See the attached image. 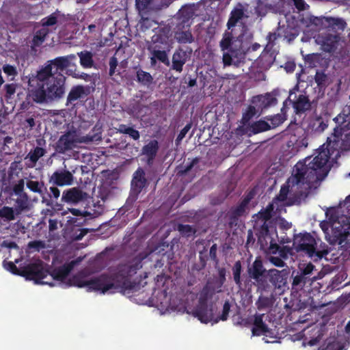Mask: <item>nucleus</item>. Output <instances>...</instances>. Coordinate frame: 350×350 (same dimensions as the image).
Segmentation results:
<instances>
[{
    "instance_id": "1a4fd4ad",
    "label": "nucleus",
    "mask_w": 350,
    "mask_h": 350,
    "mask_svg": "<svg viewBox=\"0 0 350 350\" xmlns=\"http://www.w3.org/2000/svg\"><path fill=\"white\" fill-rule=\"evenodd\" d=\"M49 271L43 267L42 262L30 263L24 267L21 270V276L29 280H33L36 284H47L51 286L53 283H49L44 280L47 278Z\"/></svg>"
},
{
    "instance_id": "4c0bfd02",
    "label": "nucleus",
    "mask_w": 350,
    "mask_h": 350,
    "mask_svg": "<svg viewBox=\"0 0 350 350\" xmlns=\"http://www.w3.org/2000/svg\"><path fill=\"white\" fill-rule=\"evenodd\" d=\"M118 131L120 133L129 135V137L134 140H138L140 137V133L137 130L124 124L119 125Z\"/></svg>"
},
{
    "instance_id": "79ce46f5",
    "label": "nucleus",
    "mask_w": 350,
    "mask_h": 350,
    "mask_svg": "<svg viewBox=\"0 0 350 350\" xmlns=\"http://www.w3.org/2000/svg\"><path fill=\"white\" fill-rule=\"evenodd\" d=\"M232 275L233 280L234 283L239 286L241 287L242 286V280L241 278V272H242V265L240 260H237L234 262L232 268Z\"/></svg>"
},
{
    "instance_id": "7c9ffc66",
    "label": "nucleus",
    "mask_w": 350,
    "mask_h": 350,
    "mask_svg": "<svg viewBox=\"0 0 350 350\" xmlns=\"http://www.w3.org/2000/svg\"><path fill=\"white\" fill-rule=\"evenodd\" d=\"M150 53L154 56L160 62L166 66H170V60L167 55V52L170 51L167 49H161L159 46H155L154 47H147Z\"/></svg>"
},
{
    "instance_id": "7ed1b4c3",
    "label": "nucleus",
    "mask_w": 350,
    "mask_h": 350,
    "mask_svg": "<svg viewBox=\"0 0 350 350\" xmlns=\"http://www.w3.org/2000/svg\"><path fill=\"white\" fill-rule=\"evenodd\" d=\"M46 70L38 71L36 76L29 79L28 96L37 103L59 100L65 93L66 77L62 73L56 76L50 75V68Z\"/></svg>"
},
{
    "instance_id": "49530a36",
    "label": "nucleus",
    "mask_w": 350,
    "mask_h": 350,
    "mask_svg": "<svg viewBox=\"0 0 350 350\" xmlns=\"http://www.w3.org/2000/svg\"><path fill=\"white\" fill-rule=\"evenodd\" d=\"M0 218H3L6 221H12L15 219L14 208L10 206H3L0 208Z\"/></svg>"
},
{
    "instance_id": "f704fd0d",
    "label": "nucleus",
    "mask_w": 350,
    "mask_h": 350,
    "mask_svg": "<svg viewBox=\"0 0 350 350\" xmlns=\"http://www.w3.org/2000/svg\"><path fill=\"white\" fill-rule=\"evenodd\" d=\"M15 211L17 215L29 209V199L27 193L18 196L15 200Z\"/></svg>"
},
{
    "instance_id": "2f4dec72",
    "label": "nucleus",
    "mask_w": 350,
    "mask_h": 350,
    "mask_svg": "<svg viewBox=\"0 0 350 350\" xmlns=\"http://www.w3.org/2000/svg\"><path fill=\"white\" fill-rule=\"evenodd\" d=\"M77 55L80 59V64L84 68H90L94 67V62L93 59V54L89 51H82L77 53Z\"/></svg>"
},
{
    "instance_id": "aec40b11",
    "label": "nucleus",
    "mask_w": 350,
    "mask_h": 350,
    "mask_svg": "<svg viewBox=\"0 0 350 350\" xmlns=\"http://www.w3.org/2000/svg\"><path fill=\"white\" fill-rule=\"evenodd\" d=\"M265 314H256L254 316L253 327L252 328V336H267L271 332L270 328L263 321Z\"/></svg>"
},
{
    "instance_id": "052dcab7",
    "label": "nucleus",
    "mask_w": 350,
    "mask_h": 350,
    "mask_svg": "<svg viewBox=\"0 0 350 350\" xmlns=\"http://www.w3.org/2000/svg\"><path fill=\"white\" fill-rule=\"evenodd\" d=\"M4 267L13 274L21 276V270H19L13 262L9 261L5 262L4 261Z\"/></svg>"
},
{
    "instance_id": "dca6fc26",
    "label": "nucleus",
    "mask_w": 350,
    "mask_h": 350,
    "mask_svg": "<svg viewBox=\"0 0 350 350\" xmlns=\"http://www.w3.org/2000/svg\"><path fill=\"white\" fill-rule=\"evenodd\" d=\"M91 87L89 85H77L71 88L66 99V105L75 106V102L83 99L91 93Z\"/></svg>"
},
{
    "instance_id": "de8ad7c7",
    "label": "nucleus",
    "mask_w": 350,
    "mask_h": 350,
    "mask_svg": "<svg viewBox=\"0 0 350 350\" xmlns=\"http://www.w3.org/2000/svg\"><path fill=\"white\" fill-rule=\"evenodd\" d=\"M281 36L277 32H269L266 37L267 44L265 46L266 50H271L272 48L275 45V41L280 38Z\"/></svg>"
},
{
    "instance_id": "58836bf2",
    "label": "nucleus",
    "mask_w": 350,
    "mask_h": 350,
    "mask_svg": "<svg viewBox=\"0 0 350 350\" xmlns=\"http://www.w3.org/2000/svg\"><path fill=\"white\" fill-rule=\"evenodd\" d=\"M137 81L143 85L149 86L153 81L152 75L142 69L136 72Z\"/></svg>"
},
{
    "instance_id": "69168bd1",
    "label": "nucleus",
    "mask_w": 350,
    "mask_h": 350,
    "mask_svg": "<svg viewBox=\"0 0 350 350\" xmlns=\"http://www.w3.org/2000/svg\"><path fill=\"white\" fill-rule=\"evenodd\" d=\"M45 33H42L40 31H37L33 38V44L35 46H38L42 43L45 39Z\"/></svg>"
},
{
    "instance_id": "a878e982",
    "label": "nucleus",
    "mask_w": 350,
    "mask_h": 350,
    "mask_svg": "<svg viewBox=\"0 0 350 350\" xmlns=\"http://www.w3.org/2000/svg\"><path fill=\"white\" fill-rule=\"evenodd\" d=\"M293 281L291 283L292 289L298 292L304 288L306 285H312V281L308 280L306 277L301 275L297 271H293L292 273Z\"/></svg>"
},
{
    "instance_id": "8fccbe9b",
    "label": "nucleus",
    "mask_w": 350,
    "mask_h": 350,
    "mask_svg": "<svg viewBox=\"0 0 350 350\" xmlns=\"http://www.w3.org/2000/svg\"><path fill=\"white\" fill-rule=\"evenodd\" d=\"M57 23V17L55 13H53L48 16L43 18L41 20V23L43 27L53 26Z\"/></svg>"
},
{
    "instance_id": "2eb2a0df",
    "label": "nucleus",
    "mask_w": 350,
    "mask_h": 350,
    "mask_svg": "<svg viewBox=\"0 0 350 350\" xmlns=\"http://www.w3.org/2000/svg\"><path fill=\"white\" fill-rule=\"evenodd\" d=\"M159 46L161 49L170 51L172 41L170 40V30L161 28L158 30L151 38V43L148 47Z\"/></svg>"
},
{
    "instance_id": "f03ea898",
    "label": "nucleus",
    "mask_w": 350,
    "mask_h": 350,
    "mask_svg": "<svg viewBox=\"0 0 350 350\" xmlns=\"http://www.w3.org/2000/svg\"><path fill=\"white\" fill-rule=\"evenodd\" d=\"M327 161V155L321 152L312 160L306 158L303 161L297 162L293 168V173L286 181V185L280 189V200H286L289 192L302 196L311 188L313 183L322 180L327 174L325 165Z\"/></svg>"
},
{
    "instance_id": "f8f14e48",
    "label": "nucleus",
    "mask_w": 350,
    "mask_h": 350,
    "mask_svg": "<svg viewBox=\"0 0 350 350\" xmlns=\"http://www.w3.org/2000/svg\"><path fill=\"white\" fill-rule=\"evenodd\" d=\"M278 94L279 92L278 90H273L271 92L266 93L265 95L260 94L253 96L251 102L256 105L258 110L263 111L275 106L278 103L276 96Z\"/></svg>"
},
{
    "instance_id": "f257e3e1",
    "label": "nucleus",
    "mask_w": 350,
    "mask_h": 350,
    "mask_svg": "<svg viewBox=\"0 0 350 350\" xmlns=\"http://www.w3.org/2000/svg\"><path fill=\"white\" fill-rule=\"evenodd\" d=\"M143 258L139 256H135L128 263L119 265L117 271L111 275L103 273L90 280L75 276L74 284L77 287L85 286L89 291H99L103 294L137 291L139 288V282L133 280L132 277L142 267Z\"/></svg>"
},
{
    "instance_id": "6e6552de",
    "label": "nucleus",
    "mask_w": 350,
    "mask_h": 350,
    "mask_svg": "<svg viewBox=\"0 0 350 350\" xmlns=\"http://www.w3.org/2000/svg\"><path fill=\"white\" fill-rule=\"evenodd\" d=\"M332 136L327 139V152L323 150L318 153L325 152L327 155L334 153L335 150L344 151L350 150V126H343L342 123H336Z\"/></svg>"
},
{
    "instance_id": "e433bc0d",
    "label": "nucleus",
    "mask_w": 350,
    "mask_h": 350,
    "mask_svg": "<svg viewBox=\"0 0 350 350\" xmlns=\"http://www.w3.org/2000/svg\"><path fill=\"white\" fill-rule=\"evenodd\" d=\"M334 120L336 123H342L343 126H350V104L349 105H346L343 108L342 112Z\"/></svg>"
},
{
    "instance_id": "9d476101",
    "label": "nucleus",
    "mask_w": 350,
    "mask_h": 350,
    "mask_svg": "<svg viewBox=\"0 0 350 350\" xmlns=\"http://www.w3.org/2000/svg\"><path fill=\"white\" fill-rule=\"evenodd\" d=\"M76 55L70 54L66 56L57 57L53 59L49 60L44 67L42 68L39 71H46V68H50V75L56 76L61 72L71 65L72 61L75 60Z\"/></svg>"
},
{
    "instance_id": "5701e85b",
    "label": "nucleus",
    "mask_w": 350,
    "mask_h": 350,
    "mask_svg": "<svg viewBox=\"0 0 350 350\" xmlns=\"http://www.w3.org/2000/svg\"><path fill=\"white\" fill-rule=\"evenodd\" d=\"M193 315L203 323H208L213 319V310L208 305H197L193 311Z\"/></svg>"
},
{
    "instance_id": "c03bdc74",
    "label": "nucleus",
    "mask_w": 350,
    "mask_h": 350,
    "mask_svg": "<svg viewBox=\"0 0 350 350\" xmlns=\"http://www.w3.org/2000/svg\"><path fill=\"white\" fill-rule=\"evenodd\" d=\"M256 105H249L245 111L243 112L241 122L243 125H246L257 113Z\"/></svg>"
},
{
    "instance_id": "09e8293b",
    "label": "nucleus",
    "mask_w": 350,
    "mask_h": 350,
    "mask_svg": "<svg viewBox=\"0 0 350 350\" xmlns=\"http://www.w3.org/2000/svg\"><path fill=\"white\" fill-rule=\"evenodd\" d=\"M178 230L180 234L185 237H191L196 232V230L189 224H179Z\"/></svg>"
},
{
    "instance_id": "864d4df0",
    "label": "nucleus",
    "mask_w": 350,
    "mask_h": 350,
    "mask_svg": "<svg viewBox=\"0 0 350 350\" xmlns=\"http://www.w3.org/2000/svg\"><path fill=\"white\" fill-rule=\"evenodd\" d=\"M327 121H325L322 118H317L314 123V131L318 133H322L327 127Z\"/></svg>"
},
{
    "instance_id": "680f3d73",
    "label": "nucleus",
    "mask_w": 350,
    "mask_h": 350,
    "mask_svg": "<svg viewBox=\"0 0 350 350\" xmlns=\"http://www.w3.org/2000/svg\"><path fill=\"white\" fill-rule=\"evenodd\" d=\"M3 70L8 76H12L14 77L18 75L16 68L10 64H5L3 66Z\"/></svg>"
},
{
    "instance_id": "774afa93",
    "label": "nucleus",
    "mask_w": 350,
    "mask_h": 350,
    "mask_svg": "<svg viewBox=\"0 0 350 350\" xmlns=\"http://www.w3.org/2000/svg\"><path fill=\"white\" fill-rule=\"evenodd\" d=\"M257 216L259 219L264 221V222H267V221L269 220L272 215L271 213H268L265 208L261 209L257 214Z\"/></svg>"
},
{
    "instance_id": "f3484780",
    "label": "nucleus",
    "mask_w": 350,
    "mask_h": 350,
    "mask_svg": "<svg viewBox=\"0 0 350 350\" xmlns=\"http://www.w3.org/2000/svg\"><path fill=\"white\" fill-rule=\"evenodd\" d=\"M253 196L254 194L249 192L237 206L230 209L229 215L230 224H233L238 220L239 217L245 215Z\"/></svg>"
},
{
    "instance_id": "ea45409f",
    "label": "nucleus",
    "mask_w": 350,
    "mask_h": 350,
    "mask_svg": "<svg viewBox=\"0 0 350 350\" xmlns=\"http://www.w3.org/2000/svg\"><path fill=\"white\" fill-rule=\"evenodd\" d=\"M200 159L199 157H195L192 161L187 163L186 165H180L176 167L177 175L183 176L186 175L189 171L192 170L199 162Z\"/></svg>"
},
{
    "instance_id": "cd10ccee",
    "label": "nucleus",
    "mask_w": 350,
    "mask_h": 350,
    "mask_svg": "<svg viewBox=\"0 0 350 350\" xmlns=\"http://www.w3.org/2000/svg\"><path fill=\"white\" fill-rule=\"evenodd\" d=\"M293 106L296 113H300L309 110L311 103L306 95L299 94L297 100L293 102Z\"/></svg>"
},
{
    "instance_id": "393cba45",
    "label": "nucleus",
    "mask_w": 350,
    "mask_h": 350,
    "mask_svg": "<svg viewBox=\"0 0 350 350\" xmlns=\"http://www.w3.org/2000/svg\"><path fill=\"white\" fill-rule=\"evenodd\" d=\"M83 198V193L77 187L65 190L62 196V201L66 203H77Z\"/></svg>"
},
{
    "instance_id": "c85d7f7f",
    "label": "nucleus",
    "mask_w": 350,
    "mask_h": 350,
    "mask_svg": "<svg viewBox=\"0 0 350 350\" xmlns=\"http://www.w3.org/2000/svg\"><path fill=\"white\" fill-rule=\"evenodd\" d=\"M326 24L325 29L328 31H332L334 33H338V31H343L347 26L346 22L342 18L331 16L328 17Z\"/></svg>"
},
{
    "instance_id": "a211bd4d",
    "label": "nucleus",
    "mask_w": 350,
    "mask_h": 350,
    "mask_svg": "<svg viewBox=\"0 0 350 350\" xmlns=\"http://www.w3.org/2000/svg\"><path fill=\"white\" fill-rule=\"evenodd\" d=\"M72 181L73 175L66 170L55 171L49 178V182L57 186L70 185Z\"/></svg>"
},
{
    "instance_id": "6e6d98bb",
    "label": "nucleus",
    "mask_w": 350,
    "mask_h": 350,
    "mask_svg": "<svg viewBox=\"0 0 350 350\" xmlns=\"http://www.w3.org/2000/svg\"><path fill=\"white\" fill-rule=\"evenodd\" d=\"M17 85L16 83H7L4 85L5 91V97L6 99H10L15 94Z\"/></svg>"
},
{
    "instance_id": "72a5a7b5",
    "label": "nucleus",
    "mask_w": 350,
    "mask_h": 350,
    "mask_svg": "<svg viewBox=\"0 0 350 350\" xmlns=\"http://www.w3.org/2000/svg\"><path fill=\"white\" fill-rule=\"evenodd\" d=\"M314 265L311 262L308 264L299 265L297 271L306 277L308 280L312 281V283L317 280V277L313 275V271L314 270Z\"/></svg>"
},
{
    "instance_id": "4468645a",
    "label": "nucleus",
    "mask_w": 350,
    "mask_h": 350,
    "mask_svg": "<svg viewBox=\"0 0 350 350\" xmlns=\"http://www.w3.org/2000/svg\"><path fill=\"white\" fill-rule=\"evenodd\" d=\"M79 142L77 135L75 133L68 131L62 135L55 144V150L64 154L66 151L72 150L77 146Z\"/></svg>"
},
{
    "instance_id": "4be33fe9",
    "label": "nucleus",
    "mask_w": 350,
    "mask_h": 350,
    "mask_svg": "<svg viewBox=\"0 0 350 350\" xmlns=\"http://www.w3.org/2000/svg\"><path fill=\"white\" fill-rule=\"evenodd\" d=\"M188 55L187 52L181 48L177 49L172 55V69L176 72H181L184 64L187 62Z\"/></svg>"
},
{
    "instance_id": "3c124183",
    "label": "nucleus",
    "mask_w": 350,
    "mask_h": 350,
    "mask_svg": "<svg viewBox=\"0 0 350 350\" xmlns=\"http://www.w3.org/2000/svg\"><path fill=\"white\" fill-rule=\"evenodd\" d=\"M267 119L271 122V129L280 126L285 120V118L283 117V116L279 113L273 116H267Z\"/></svg>"
},
{
    "instance_id": "bf43d9fd",
    "label": "nucleus",
    "mask_w": 350,
    "mask_h": 350,
    "mask_svg": "<svg viewBox=\"0 0 350 350\" xmlns=\"http://www.w3.org/2000/svg\"><path fill=\"white\" fill-rule=\"evenodd\" d=\"M210 297L211 295L209 294L208 288L206 286L204 287L201 292L198 305H208L207 301Z\"/></svg>"
},
{
    "instance_id": "13d9d810",
    "label": "nucleus",
    "mask_w": 350,
    "mask_h": 350,
    "mask_svg": "<svg viewBox=\"0 0 350 350\" xmlns=\"http://www.w3.org/2000/svg\"><path fill=\"white\" fill-rule=\"evenodd\" d=\"M24 186H25V180L24 179H20L18 180V182L13 186L12 190L15 195L16 196H21L22 194H24L23 192L24 190Z\"/></svg>"
},
{
    "instance_id": "9b49d317",
    "label": "nucleus",
    "mask_w": 350,
    "mask_h": 350,
    "mask_svg": "<svg viewBox=\"0 0 350 350\" xmlns=\"http://www.w3.org/2000/svg\"><path fill=\"white\" fill-rule=\"evenodd\" d=\"M341 37L340 33H330L329 32L319 34L317 41L321 45L322 49L328 53L335 52L340 44Z\"/></svg>"
},
{
    "instance_id": "20e7f679",
    "label": "nucleus",
    "mask_w": 350,
    "mask_h": 350,
    "mask_svg": "<svg viewBox=\"0 0 350 350\" xmlns=\"http://www.w3.org/2000/svg\"><path fill=\"white\" fill-rule=\"evenodd\" d=\"M247 272L249 278L254 280V284L260 291H269L270 286L267 281L268 277L269 282L275 288H284L287 286V280L290 273L287 269L282 270L266 269L260 257L256 258L252 264L247 267Z\"/></svg>"
},
{
    "instance_id": "e2e57ef3",
    "label": "nucleus",
    "mask_w": 350,
    "mask_h": 350,
    "mask_svg": "<svg viewBox=\"0 0 350 350\" xmlns=\"http://www.w3.org/2000/svg\"><path fill=\"white\" fill-rule=\"evenodd\" d=\"M269 260L272 265L278 267H284L286 265L284 261L280 256H269Z\"/></svg>"
},
{
    "instance_id": "ddd939ff",
    "label": "nucleus",
    "mask_w": 350,
    "mask_h": 350,
    "mask_svg": "<svg viewBox=\"0 0 350 350\" xmlns=\"http://www.w3.org/2000/svg\"><path fill=\"white\" fill-rule=\"evenodd\" d=\"M148 186V180L145 176V172L142 167H138L133 175L131 183V196L135 199L142 191V190Z\"/></svg>"
},
{
    "instance_id": "6ab92c4d",
    "label": "nucleus",
    "mask_w": 350,
    "mask_h": 350,
    "mask_svg": "<svg viewBox=\"0 0 350 350\" xmlns=\"http://www.w3.org/2000/svg\"><path fill=\"white\" fill-rule=\"evenodd\" d=\"M159 150V142L156 139L150 140L148 144H145L141 150V154L146 157V163L148 165L153 164Z\"/></svg>"
},
{
    "instance_id": "0eeeda50",
    "label": "nucleus",
    "mask_w": 350,
    "mask_h": 350,
    "mask_svg": "<svg viewBox=\"0 0 350 350\" xmlns=\"http://www.w3.org/2000/svg\"><path fill=\"white\" fill-rule=\"evenodd\" d=\"M349 216L342 215L332 224V242L347 250L350 248V195L344 202Z\"/></svg>"
},
{
    "instance_id": "39448f33",
    "label": "nucleus",
    "mask_w": 350,
    "mask_h": 350,
    "mask_svg": "<svg viewBox=\"0 0 350 350\" xmlns=\"http://www.w3.org/2000/svg\"><path fill=\"white\" fill-rule=\"evenodd\" d=\"M293 246L297 252L303 253L314 262L321 260L329 252L327 244L309 232L295 234L293 238Z\"/></svg>"
},
{
    "instance_id": "338daca9",
    "label": "nucleus",
    "mask_w": 350,
    "mask_h": 350,
    "mask_svg": "<svg viewBox=\"0 0 350 350\" xmlns=\"http://www.w3.org/2000/svg\"><path fill=\"white\" fill-rule=\"evenodd\" d=\"M28 247L30 249H34L35 250L39 251L40 249L45 247V243L42 241H33L28 243Z\"/></svg>"
},
{
    "instance_id": "a18cd8bd",
    "label": "nucleus",
    "mask_w": 350,
    "mask_h": 350,
    "mask_svg": "<svg viewBox=\"0 0 350 350\" xmlns=\"http://www.w3.org/2000/svg\"><path fill=\"white\" fill-rule=\"evenodd\" d=\"M45 153V149L37 146L28 153L27 158H28L33 164H36L39 159L43 157Z\"/></svg>"
},
{
    "instance_id": "4d7b16f0",
    "label": "nucleus",
    "mask_w": 350,
    "mask_h": 350,
    "mask_svg": "<svg viewBox=\"0 0 350 350\" xmlns=\"http://www.w3.org/2000/svg\"><path fill=\"white\" fill-rule=\"evenodd\" d=\"M152 0H135V6L139 13L145 12L150 5Z\"/></svg>"
},
{
    "instance_id": "603ef678",
    "label": "nucleus",
    "mask_w": 350,
    "mask_h": 350,
    "mask_svg": "<svg viewBox=\"0 0 350 350\" xmlns=\"http://www.w3.org/2000/svg\"><path fill=\"white\" fill-rule=\"evenodd\" d=\"M230 310V304L229 303V301L226 300L224 302V304L223 306V310L221 316L219 317V319H216L214 322L217 323L219 320H221L223 321H226L228 318L229 312Z\"/></svg>"
},
{
    "instance_id": "37998d69",
    "label": "nucleus",
    "mask_w": 350,
    "mask_h": 350,
    "mask_svg": "<svg viewBox=\"0 0 350 350\" xmlns=\"http://www.w3.org/2000/svg\"><path fill=\"white\" fill-rule=\"evenodd\" d=\"M175 38L180 44H187L193 42V37L190 31H176Z\"/></svg>"
},
{
    "instance_id": "412c9836",
    "label": "nucleus",
    "mask_w": 350,
    "mask_h": 350,
    "mask_svg": "<svg viewBox=\"0 0 350 350\" xmlns=\"http://www.w3.org/2000/svg\"><path fill=\"white\" fill-rule=\"evenodd\" d=\"M75 265V262L71 261L68 263H65L63 265L54 268L49 271V274L52 278L57 281H64L70 272L72 271Z\"/></svg>"
},
{
    "instance_id": "b1692460",
    "label": "nucleus",
    "mask_w": 350,
    "mask_h": 350,
    "mask_svg": "<svg viewBox=\"0 0 350 350\" xmlns=\"http://www.w3.org/2000/svg\"><path fill=\"white\" fill-rule=\"evenodd\" d=\"M327 19L328 17L326 16L317 17L314 16H307L306 17H303L301 19V22L307 27L314 26L319 29H325Z\"/></svg>"
},
{
    "instance_id": "c756f323",
    "label": "nucleus",
    "mask_w": 350,
    "mask_h": 350,
    "mask_svg": "<svg viewBox=\"0 0 350 350\" xmlns=\"http://www.w3.org/2000/svg\"><path fill=\"white\" fill-rule=\"evenodd\" d=\"M271 129V126L265 120H259L258 121L254 122L252 123L249 128L248 131L250 133L249 136L252 135H256L260 133H262L265 131H267Z\"/></svg>"
},
{
    "instance_id": "a19ab883",
    "label": "nucleus",
    "mask_w": 350,
    "mask_h": 350,
    "mask_svg": "<svg viewBox=\"0 0 350 350\" xmlns=\"http://www.w3.org/2000/svg\"><path fill=\"white\" fill-rule=\"evenodd\" d=\"M273 300L271 297L260 295L256 301V306L258 310H265L272 307Z\"/></svg>"
},
{
    "instance_id": "c9c22d12",
    "label": "nucleus",
    "mask_w": 350,
    "mask_h": 350,
    "mask_svg": "<svg viewBox=\"0 0 350 350\" xmlns=\"http://www.w3.org/2000/svg\"><path fill=\"white\" fill-rule=\"evenodd\" d=\"M314 81L319 90H324L329 84V77L322 70L316 72Z\"/></svg>"
},
{
    "instance_id": "bb28decb",
    "label": "nucleus",
    "mask_w": 350,
    "mask_h": 350,
    "mask_svg": "<svg viewBox=\"0 0 350 350\" xmlns=\"http://www.w3.org/2000/svg\"><path fill=\"white\" fill-rule=\"evenodd\" d=\"M245 16L244 10L240 5L239 8H234L230 14V17L227 22L228 30L234 29L236 25Z\"/></svg>"
},
{
    "instance_id": "0e129e2a",
    "label": "nucleus",
    "mask_w": 350,
    "mask_h": 350,
    "mask_svg": "<svg viewBox=\"0 0 350 350\" xmlns=\"http://www.w3.org/2000/svg\"><path fill=\"white\" fill-rule=\"evenodd\" d=\"M118 62V59L115 56H112L109 59V75L110 77H112L116 71V69L117 68Z\"/></svg>"
},
{
    "instance_id": "5fc2aeb1",
    "label": "nucleus",
    "mask_w": 350,
    "mask_h": 350,
    "mask_svg": "<svg viewBox=\"0 0 350 350\" xmlns=\"http://www.w3.org/2000/svg\"><path fill=\"white\" fill-rule=\"evenodd\" d=\"M269 235V228L267 222H264L262 225H261L260 228L258 232V241L260 242L262 241V239L266 241V238Z\"/></svg>"
},
{
    "instance_id": "473e14b6",
    "label": "nucleus",
    "mask_w": 350,
    "mask_h": 350,
    "mask_svg": "<svg viewBox=\"0 0 350 350\" xmlns=\"http://www.w3.org/2000/svg\"><path fill=\"white\" fill-rule=\"evenodd\" d=\"M25 184L27 189L31 191L40 195H42L46 191V188L43 181L27 179Z\"/></svg>"
},
{
    "instance_id": "423d86ee",
    "label": "nucleus",
    "mask_w": 350,
    "mask_h": 350,
    "mask_svg": "<svg viewBox=\"0 0 350 350\" xmlns=\"http://www.w3.org/2000/svg\"><path fill=\"white\" fill-rule=\"evenodd\" d=\"M243 31H246L247 27L243 25ZM234 29L226 31L220 41L219 46L223 53V63L224 66H230L237 62L243 55L242 40L244 33L241 32L239 35L233 34Z\"/></svg>"
}]
</instances>
